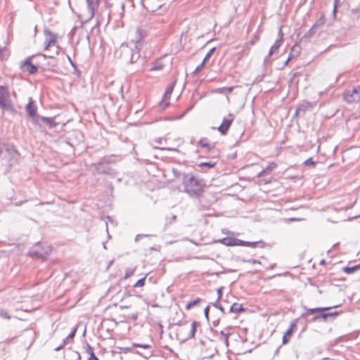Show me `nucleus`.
I'll return each mask as SVG.
<instances>
[{"label":"nucleus","instance_id":"nucleus-35","mask_svg":"<svg viewBox=\"0 0 360 360\" xmlns=\"http://www.w3.org/2000/svg\"><path fill=\"white\" fill-rule=\"evenodd\" d=\"M324 22H325L324 18H320L319 19H318L316 20V22L313 25V27H314V28L318 27H321V26H322L324 24Z\"/></svg>","mask_w":360,"mask_h":360},{"label":"nucleus","instance_id":"nucleus-55","mask_svg":"<svg viewBox=\"0 0 360 360\" xmlns=\"http://www.w3.org/2000/svg\"><path fill=\"white\" fill-rule=\"evenodd\" d=\"M65 345H64V342H63V345H60V346L57 347L55 349V350H56V351H60V349H62Z\"/></svg>","mask_w":360,"mask_h":360},{"label":"nucleus","instance_id":"nucleus-23","mask_svg":"<svg viewBox=\"0 0 360 360\" xmlns=\"http://www.w3.org/2000/svg\"><path fill=\"white\" fill-rule=\"evenodd\" d=\"M359 269H360V264L353 266H345L342 268V271L347 274H352L354 271L359 270Z\"/></svg>","mask_w":360,"mask_h":360},{"label":"nucleus","instance_id":"nucleus-44","mask_svg":"<svg viewBox=\"0 0 360 360\" xmlns=\"http://www.w3.org/2000/svg\"><path fill=\"white\" fill-rule=\"evenodd\" d=\"M148 236H150V235L138 234V235H136V236L135 238V241L137 242L140 238H142L143 237H148Z\"/></svg>","mask_w":360,"mask_h":360},{"label":"nucleus","instance_id":"nucleus-46","mask_svg":"<svg viewBox=\"0 0 360 360\" xmlns=\"http://www.w3.org/2000/svg\"><path fill=\"white\" fill-rule=\"evenodd\" d=\"M209 310H210L209 306L206 307L205 309H204L205 316L207 319V320H209Z\"/></svg>","mask_w":360,"mask_h":360},{"label":"nucleus","instance_id":"nucleus-37","mask_svg":"<svg viewBox=\"0 0 360 360\" xmlns=\"http://www.w3.org/2000/svg\"><path fill=\"white\" fill-rule=\"evenodd\" d=\"M205 63L202 60V63L196 67V68L195 69V70L193 72V75H195L197 74L198 72H199L204 67Z\"/></svg>","mask_w":360,"mask_h":360},{"label":"nucleus","instance_id":"nucleus-8","mask_svg":"<svg viewBox=\"0 0 360 360\" xmlns=\"http://www.w3.org/2000/svg\"><path fill=\"white\" fill-rule=\"evenodd\" d=\"M279 38L276 39L274 45L270 48L268 56H266L264 61L266 62L270 57L280 48L283 43V34L281 30V27H280L278 31Z\"/></svg>","mask_w":360,"mask_h":360},{"label":"nucleus","instance_id":"nucleus-42","mask_svg":"<svg viewBox=\"0 0 360 360\" xmlns=\"http://www.w3.org/2000/svg\"><path fill=\"white\" fill-rule=\"evenodd\" d=\"M85 352L89 355H90V354H91V353H94L93 348L91 347V346L90 345L87 344L86 347L85 349Z\"/></svg>","mask_w":360,"mask_h":360},{"label":"nucleus","instance_id":"nucleus-9","mask_svg":"<svg viewBox=\"0 0 360 360\" xmlns=\"http://www.w3.org/2000/svg\"><path fill=\"white\" fill-rule=\"evenodd\" d=\"M44 33L46 37L44 41V49H48L51 46L55 44L56 41V35L46 28L44 29Z\"/></svg>","mask_w":360,"mask_h":360},{"label":"nucleus","instance_id":"nucleus-10","mask_svg":"<svg viewBox=\"0 0 360 360\" xmlns=\"http://www.w3.org/2000/svg\"><path fill=\"white\" fill-rule=\"evenodd\" d=\"M26 111L27 112L28 116L33 118V122L35 124H39L38 117L34 118L37 113V108L34 103V101L32 98L30 99L29 103L26 105Z\"/></svg>","mask_w":360,"mask_h":360},{"label":"nucleus","instance_id":"nucleus-1","mask_svg":"<svg viewBox=\"0 0 360 360\" xmlns=\"http://www.w3.org/2000/svg\"><path fill=\"white\" fill-rule=\"evenodd\" d=\"M184 191L191 197H199L203 193V185L200 180L193 174H185L183 176Z\"/></svg>","mask_w":360,"mask_h":360},{"label":"nucleus","instance_id":"nucleus-15","mask_svg":"<svg viewBox=\"0 0 360 360\" xmlns=\"http://www.w3.org/2000/svg\"><path fill=\"white\" fill-rule=\"evenodd\" d=\"M165 66V64L163 63L162 59L160 58L151 63L150 71L161 70Z\"/></svg>","mask_w":360,"mask_h":360},{"label":"nucleus","instance_id":"nucleus-50","mask_svg":"<svg viewBox=\"0 0 360 360\" xmlns=\"http://www.w3.org/2000/svg\"><path fill=\"white\" fill-rule=\"evenodd\" d=\"M229 338L226 337L224 339H222L221 341H223L226 347L229 346Z\"/></svg>","mask_w":360,"mask_h":360},{"label":"nucleus","instance_id":"nucleus-13","mask_svg":"<svg viewBox=\"0 0 360 360\" xmlns=\"http://www.w3.org/2000/svg\"><path fill=\"white\" fill-rule=\"evenodd\" d=\"M314 105L310 102L304 101L298 105L295 111V115H304L307 111L311 110Z\"/></svg>","mask_w":360,"mask_h":360},{"label":"nucleus","instance_id":"nucleus-14","mask_svg":"<svg viewBox=\"0 0 360 360\" xmlns=\"http://www.w3.org/2000/svg\"><path fill=\"white\" fill-rule=\"evenodd\" d=\"M295 327H296L295 323H291L289 328L285 332V333H284V335L283 336L282 343L283 345H285V344L288 343V342L289 341L290 337L292 335L293 330H294V328Z\"/></svg>","mask_w":360,"mask_h":360},{"label":"nucleus","instance_id":"nucleus-45","mask_svg":"<svg viewBox=\"0 0 360 360\" xmlns=\"http://www.w3.org/2000/svg\"><path fill=\"white\" fill-rule=\"evenodd\" d=\"M220 335H221V340H222V339H224L226 337H229V335H230L231 334H230L229 333H226V332H225V331H224V330H221V331L220 332Z\"/></svg>","mask_w":360,"mask_h":360},{"label":"nucleus","instance_id":"nucleus-60","mask_svg":"<svg viewBox=\"0 0 360 360\" xmlns=\"http://www.w3.org/2000/svg\"><path fill=\"white\" fill-rule=\"evenodd\" d=\"M132 319H133L134 320H136V319H137V315H136V314L133 315V316H132Z\"/></svg>","mask_w":360,"mask_h":360},{"label":"nucleus","instance_id":"nucleus-56","mask_svg":"<svg viewBox=\"0 0 360 360\" xmlns=\"http://www.w3.org/2000/svg\"><path fill=\"white\" fill-rule=\"evenodd\" d=\"M266 172H263V169L257 174V176L258 177H261L262 176H264V174H266Z\"/></svg>","mask_w":360,"mask_h":360},{"label":"nucleus","instance_id":"nucleus-26","mask_svg":"<svg viewBox=\"0 0 360 360\" xmlns=\"http://www.w3.org/2000/svg\"><path fill=\"white\" fill-rule=\"evenodd\" d=\"M135 271H136V267L127 268L125 270V274L124 276V279L126 280V279L129 278V277H131L134 274Z\"/></svg>","mask_w":360,"mask_h":360},{"label":"nucleus","instance_id":"nucleus-6","mask_svg":"<svg viewBox=\"0 0 360 360\" xmlns=\"http://www.w3.org/2000/svg\"><path fill=\"white\" fill-rule=\"evenodd\" d=\"M234 115L231 113L229 114L228 117H224L222 120L221 124L217 128L218 131L220 132L221 135H225L227 134L231 124L234 120Z\"/></svg>","mask_w":360,"mask_h":360},{"label":"nucleus","instance_id":"nucleus-43","mask_svg":"<svg viewBox=\"0 0 360 360\" xmlns=\"http://www.w3.org/2000/svg\"><path fill=\"white\" fill-rule=\"evenodd\" d=\"M314 30H315L314 27L312 26L311 27V29L305 34L304 36L308 37L312 36L314 33Z\"/></svg>","mask_w":360,"mask_h":360},{"label":"nucleus","instance_id":"nucleus-63","mask_svg":"<svg viewBox=\"0 0 360 360\" xmlns=\"http://www.w3.org/2000/svg\"><path fill=\"white\" fill-rule=\"evenodd\" d=\"M288 62H289V61H288V59H287V60H286V61H285V63H284V65H288Z\"/></svg>","mask_w":360,"mask_h":360},{"label":"nucleus","instance_id":"nucleus-62","mask_svg":"<svg viewBox=\"0 0 360 360\" xmlns=\"http://www.w3.org/2000/svg\"><path fill=\"white\" fill-rule=\"evenodd\" d=\"M176 215H173L172 219L173 221H174L176 219Z\"/></svg>","mask_w":360,"mask_h":360},{"label":"nucleus","instance_id":"nucleus-51","mask_svg":"<svg viewBox=\"0 0 360 360\" xmlns=\"http://www.w3.org/2000/svg\"><path fill=\"white\" fill-rule=\"evenodd\" d=\"M296 57L297 56H294V54H292V53L290 52L288 58V61H290V60Z\"/></svg>","mask_w":360,"mask_h":360},{"label":"nucleus","instance_id":"nucleus-52","mask_svg":"<svg viewBox=\"0 0 360 360\" xmlns=\"http://www.w3.org/2000/svg\"><path fill=\"white\" fill-rule=\"evenodd\" d=\"M233 86L225 87L226 92H231L233 89Z\"/></svg>","mask_w":360,"mask_h":360},{"label":"nucleus","instance_id":"nucleus-38","mask_svg":"<svg viewBox=\"0 0 360 360\" xmlns=\"http://www.w3.org/2000/svg\"><path fill=\"white\" fill-rule=\"evenodd\" d=\"M315 162L313 160V159L311 158L307 159V160L304 161V165L305 166H314L315 165Z\"/></svg>","mask_w":360,"mask_h":360},{"label":"nucleus","instance_id":"nucleus-18","mask_svg":"<svg viewBox=\"0 0 360 360\" xmlns=\"http://www.w3.org/2000/svg\"><path fill=\"white\" fill-rule=\"evenodd\" d=\"M259 243H260V242L245 241L237 238L236 245L256 248Z\"/></svg>","mask_w":360,"mask_h":360},{"label":"nucleus","instance_id":"nucleus-2","mask_svg":"<svg viewBox=\"0 0 360 360\" xmlns=\"http://www.w3.org/2000/svg\"><path fill=\"white\" fill-rule=\"evenodd\" d=\"M121 49L123 58L127 63H134L140 58V53L136 44L134 49H131L127 45L122 44Z\"/></svg>","mask_w":360,"mask_h":360},{"label":"nucleus","instance_id":"nucleus-5","mask_svg":"<svg viewBox=\"0 0 360 360\" xmlns=\"http://www.w3.org/2000/svg\"><path fill=\"white\" fill-rule=\"evenodd\" d=\"M345 99L347 103L360 101V85L346 90L345 91Z\"/></svg>","mask_w":360,"mask_h":360},{"label":"nucleus","instance_id":"nucleus-32","mask_svg":"<svg viewBox=\"0 0 360 360\" xmlns=\"http://www.w3.org/2000/svg\"><path fill=\"white\" fill-rule=\"evenodd\" d=\"M216 50V47H213L212 49H211L207 53V54L205 55L204 59H203V61L205 63L206 61H207L212 56V55L214 53V52Z\"/></svg>","mask_w":360,"mask_h":360},{"label":"nucleus","instance_id":"nucleus-34","mask_svg":"<svg viewBox=\"0 0 360 360\" xmlns=\"http://www.w3.org/2000/svg\"><path fill=\"white\" fill-rule=\"evenodd\" d=\"M328 317H329V314H328L327 313H323V314H321V315L316 316L314 318V321H316L319 319H323V320L326 321Z\"/></svg>","mask_w":360,"mask_h":360},{"label":"nucleus","instance_id":"nucleus-33","mask_svg":"<svg viewBox=\"0 0 360 360\" xmlns=\"http://www.w3.org/2000/svg\"><path fill=\"white\" fill-rule=\"evenodd\" d=\"M146 276L143 277L142 278L139 279L134 285V288H139V287H143L145 285V281H146Z\"/></svg>","mask_w":360,"mask_h":360},{"label":"nucleus","instance_id":"nucleus-31","mask_svg":"<svg viewBox=\"0 0 360 360\" xmlns=\"http://www.w3.org/2000/svg\"><path fill=\"white\" fill-rule=\"evenodd\" d=\"M169 98H165V96H163V98L160 103L161 109H165L169 105Z\"/></svg>","mask_w":360,"mask_h":360},{"label":"nucleus","instance_id":"nucleus-29","mask_svg":"<svg viewBox=\"0 0 360 360\" xmlns=\"http://www.w3.org/2000/svg\"><path fill=\"white\" fill-rule=\"evenodd\" d=\"M200 298H197L195 299V300H193V301H191L189 302L186 306V309L187 310L191 309L193 307H194L195 305H196L197 304H198L200 302Z\"/></svg>","mask_w":360,"mask_h":360},{"label":"nucleus","instance_id":"nucleus-49","mask_svg":"<svg viewBox=\"0 0 360 360\" xmlns=\"http://www.w3.org/2000/svg\"><path fill=\"white\" fill-rule=\"evenodd\" d=\"M216 91L218 93H220V94H224V93H226L225 87L224 88H219L216 90Z\"/></svg>","mask_w":360,"mask_h":360},{"label":"nucleus","instance_id":"nucleus-36","mask_svg":"<svg viewBox=\"0 0 360 360\" xmlns=\"http://www.w3.org/2000/svg\"><path fill=\"white\" fill-rule=\"evenodd\" d=\"M75 333H76V329H75L73 331H72L68 336L67 338L63 340L64 341V345H66L68 341L70 339H72L75 335Z\"/></svg>","mask_w":360,"mask_h":360},{"label":"nucleus","instance_id":"nucleus-4","mask_svg":"<svg viewBox=\"0 0 360 360\" xmlns=\"http://www.w3.org/2000/svg\"><path fill=\"white\" fill-rule=\"evenodd\" d=\"M0 108H3L12 113L15 112V110L13 107L12 102L10 99L9 94L7 89L0 86Z\"/></svg>","mask_w":360,"mask_h":360},{"label":"nucleus","instance_id":"nucleus-47","mask_svg":"<svg viewBox=\"0 0 360 360\" xmlns=\"http://www.w3.org/2000/svg\"><path fill=\"white\" fill-rule=\"evenodd\" d=\"M337 4H338V0H335V1H334V6H333V13L334 17H335V15H336V12H337Z\"/></svg>","mask_w":360,"mask_h":360},{"label":"nucleus","instance_id":"nucleus-54","mask_svg":"<svg viewBox=\"0 0 360 360\" xmlns=\"http://www.w3.org/2000/svg\"><path fill=\"white\" fill-rule=\"evenodd\" d=\"M327 314H329V316H336L338 315V312H337V311L330 312V313H327Z\"/></svg>","mask_w":360,"mask_h":360},{"label":"nucleus","instance_id":"nucleus-40","mask_svg":"<svg viewBox=\"0 0 360 360\" xmlns=\"http://www.w3.org/2000/svg\"><path fill=\"white\" fill-rule=\"evenodd\" d=\"M224 289V287H220L219 288L217 289V300H221V297H222V290Z\"/></svg>","mask_w":360,"mask_h":360},{"label":"nucleus","instance_id":"nucleus-57","mask_svg":"<svg viewBox=\"0 0 360 360\" xmlns=\"http://www.w3.org/2000/svg\"><path fill=\"white\" fill-rule=\"evenodd\" d=\"M68 59L69 62L70 63V64H71L73 67H75V64H74V63L72 62V60L71 58H70V56H68Z\"/></svg>","mask_w":360,"mask_h":360},{"label":"nucleus","instance_id":"nucleus-41","mask_svg":"<svg viewBox=\"0 0 360 360\" xmlns=\"http://www.w3.org/2000/svg\"><path fill=\"white\" fill-rule=\"evenodd\" d=\"M134 346L136 347H141V348H143V349H149V348H150V345H148V344H143V345L134 344Z\"/></svg>","mask_w":360,"mask_h":360},{"label":"nucleus","instance_id":"nucleus-11","mask_svg":"<svg viewBox=\"0 0 360 360\" xmlns=\"http://www.w3.org/2000/svg\"><path fill=\"white\" fill-rule=\"evenodd\" d=\"M87 8L90 12L89 18H92L98 9L101 0H86Z\"/></svg>","mask_w":360,"mask_h":360},{"label":"nucleus","instance_id":"nucleus-58","mask_svg":"<svg viewBox=\"0 0 360 360\" xmlns=\"http://www.w3.org/2000/svg\"><path fill=\"white\" fill-rule=\"evenodd\" d=\"M249 262L252 264L259 263V262L256 259H250Z\"/></svg>","mask_w":360,"mask_h":360},{"label":"nucleus","instance_id":"nucleus-64","mask_svg":"<svg viewBox=\"0 0 360 360\" xmlns=\"http://www.w3.org/2000/svg\"><path fill=\"white\" fill-rule=\"evenodd\" d=\"M327 359H326V358L323 359V360H327Z\"/></svg>","mask_w":360,"mask_h":360},{"label":"nucleus","instance_id":"nucleus-53","mask_svg":"<svg viewBox=\"0 0 360 360\" xmlns=\"http://www.w3.org/2000/svg\"><path fill=\"white\" fill-rule=\"evenodd\" d=\"M288 221H300L301 219H298V218H289L287 219Z\"/></svg>","mask_w":360,"mask_h":360},{"label":"nucleus","instance_id":"nucleus-7","mask_svg":"<svg viewBox=\"0 0 360 360\" xmlns=\"http://www.w3.org/2000/svg\"><path fill=\"white\" fill-rule=\"evenodd\" d=\"M94 170L98 174H105L112 175L114 174V169L108 163L98 162L93 165Z\"/></svg>","mask_w":360,"mask_h":360},{"label":"nucleus","instance_id":"nucleus-48","mask_svg":"<svg viewBox=\"0 0 360 360\" xmlns=\"http://www.w3.org/2000/svg\"><path fill=\"white\" fill-rule=\"evenodd\" d=\"M90 356L89 357V359L87 360H98V359L97 358V356L95 355L94 352V353H91L89 355Z\"/></svg>","mask_w":360,"mask_h":360},{"label":"nucleus","instance_id":"nucleus-12","mask_svg":"<svg viewBox=\"0 0 360 360\" xmlns=\"http://www.w3.org/2000/svg\"><path fill=\"white\" fill-rule=\"evenodd\" d=\"M21 68L30 74H34L37 71V66L31 63L30 58H27L21 63Z\"/></svg>","mask_w":360,"mask_h":360},{"label":"nucleus","instance_id":"nucleus-28","mask_svg":"<svg viewBox=\"0 0 360 360\" xmlns=\"http://www.w3.org/2000/svg\"><path fill=\"white\" fill-rule=\"evenodd\" d=\"M216 165V162L209 161V162H203L200 163L199 166L200 167H207L209 168H212Z\"/></svg>","mask_w":360,"mask_h":360},{"label":"nucleus","instance_id":"nucleus-24","mask_svg":"<svg viewBox=\"0 0 360 360\" xmlns=\"http://www.w3.org/2000/svg\"><path fill=\"white\" fill-rule=\"evenodd\" d=\"M174 86H175V82H173L167 86V88L164 94V96H165V98L170 99V96L174 90Z\"/></svg>","mask_w":360,"mask_h":360},{"label":"nucleus","instance_id":"nucleus-30","mask_svg":"<svg viewBox=\"0 0 360 360\" xmlns=\"http://www.w3.org/2000/svg\"><path fill=\"white\" fill-rule=\"evenodd\" d=\"M219 300H217V301L214 303H212V305L213 307H214L215 308L219 309L223 314H225V309H224V307L222 304H221L219 302Z\"/></svg>","mask_w":360,"mask_h":360},{"label":"nucleus","instance_id":"nucleus-61","mask_svg":"<svg viewBox=\"0 0 360 360\" xmlns=\"http://www.w3.org/2000/svg\"><path fill=\"white\" fill-rule=\"evenodd\" d=\"M120 307H121V309H127V308H129L128 306H121Z\"/></svg>","mask_w":360,"mask_h":360},{"label":"nucleus","instance_id":"nucleus-22","mask_svg":"<svg viewBox=\"0 0 360 360\" xmlns=\"http://www.w3.org/2000/svg\"><path fill=\"white\" fill-rule=\"evenodd\" d=\"M337 307L338 306H335V307H333V308H335ZM330 309H332V307H316V308L309 309H307V315L313 314L315 312L324 311L328 310Z\"/></svg>","mask_w":360,"mask_h":360},{"label":"nucleus","instance_id":"nucleus-39","mask_svg":"<svg viewBox=\"0 0 360 360\" xmlns=\"http://www.w3.org/2000/svg\"><path fill=\"white\" fill-rule=\"evenodd\" d=\"M0 316L6 319H9L11 318L8 313L4 310L0 311Z\"/></svg>","mask_w":360,"mask_h":360},{"label":"nucleus","instance_id":"nucleus-19","mask_svg":"<svg viewBox=\"0 0 360 360\" xmlns=\"http://www.w3.org/2000/svg\"><path fill=\"white\" fill-rule=\"evenodd\" d=\"M198 145H200L202 148H206L207 152H210L213 148L214 146H212L207 138H202L199 142Z\"/></svg>","mask_w":360,"mask_h":360},{"label":"nucleus","instance_id":"nucleus-27","mask_svg":"<svg viewBox=\"0 0 360 360\" xmlns=\"http://www.w3.org/2000/svg\"><path fill=\"white\" fill-rule=\"evenodd\" d=\"M301 51V47L297 44H295L292 48L290 52L295 56H298Z\"/></svg>","mask_w":360,"mask_h":360},{"label":"nucleus","instance_id":"nucleus-25","mask_svg":"<svg viewBox=\"0 0 360 360\" xmlns=\"http://www.w3.org/2000/svg\"><path fill=\"white\" fill-rule=\"evenodd\" d=\"M277 167V164L274 162H269V165L263 169V172L270 173L272 170Z\"/></svg>","mask_w":360,"mask_h":360},{"label":"nucleus","instance_id":"nucleus-59","mask_svg":"<svg viewBox=\"0 0 360 360\" xmlns=\"http://www.w3.org/2000/svg\"><path fill=\"white\" fill-rule=\"evenodd\" d=\"M147 9L151 12H154L156 10L155 8H147Z\"/></svg>","mask_w":360,"mask_h":360},{"label":"nucleus","instance_id":"nucleus-20","mask_svg":"<svg viewBox=\"0 0 360 360\" xmlns=\"http://www.w3.org/2000/svg\"><path fill=\"white\" fill-rule=\"evenodd\" d=\"M199 325H200V323H198L197 321L192 322L191 326V329H190V330L188 333L187 338H186L187 340L194 338L195 332H196V328Z\"/></svg>","mask_w":360,"mask_h":360},{"label":"nucleus","instance_id":"nucleus-17","mask_svg":"<svg viewBox=\"0 0 360 360\" xmlns=\"http://www.w3.org/2000/svg\"><path fill=\"white\" fill-rule=\"evenodd\" d=\"M45 124L48 125L50 128H53L57 125L55 122L54 117H38Z\"/></svg>","mask_w":360,"mask_h":360},{"label":"nucleus","instance_id":"nucleus-16","mask_svg":"<svg viewBox=\"0 0 360 360\" xmlns=\"http://www.w3.org/2000/svg\"><path fill=\"white\" fill-rule=\"evenodd\" d=\"M218 241L226 246H235L236 245L237 238L233 237H225Z\"/></svg>","mask_w":360,"mask_h":360},{"label":"nucleus","instance_id":"nucleus-21","mask_svg":"<svg viewBox=\"0 0 360 360\" xmlns=\"http://www.w3.org/2000/svg\"><path fill=\"white\" fill-rule=\"evenodd\" d=\"M245 309L243 305L238 303H233L229 309V312L238 314L241 311H244Z\"/></svg>","mask_w":360,"mask_h":360},{"label":"nucleus","instance_id":"nucleus-3","mask_svg":"<svg viewBox=\"0 0 360 360\" xmlns=\"http://www.w3.org/2000/svg\"><path fill=\"white\" fill-rule=\"evenodd\" d=\"M51 249L49 246L43 247L41 243H37L28 252V255L32 257L45 259L50 254Z\"/></svg>","mask_w":360,"mask_h":360}]
</instances>
